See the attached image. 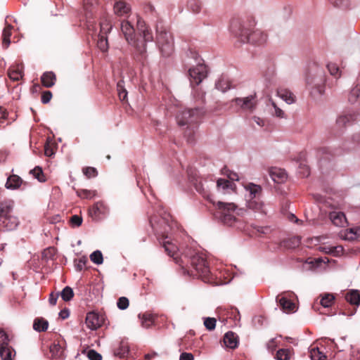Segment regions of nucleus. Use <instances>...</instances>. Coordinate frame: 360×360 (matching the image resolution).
<instances>
[{
	"label": "nucleus",
	"instance_id": "6e6552de",
	"mask_svg": "<svg viewBox=\"0 0 360 360\" xmlns=\"http://www.w3.org/2000/svg\"><path fill=\"white\" fill-rule=\"evenodd\" d=\"M207 75V67L204 64H198L188 70V75L192 86L198 85Z\"/></svg>",
	"mask_w": 360,
	"mask_h": 360
},
{
	"label": "nucleus",
	"instance_id": "2f4dec72",
	"mask_svg": "<svg viewBox=\"0 0 360 360\" xmlns=\"http://www.w3.org/2000/svg\"><path fill=\"white\" fill-rule=\"evenodd\" d=\"M49 323L41 317L36 318L33 323V328L38 332H44L48 329Z\"/></svg>",
	"mask_w": 360,
	"mask_h": 360
},
{
	"label": "nucleus",
	"instance_id": "5fc2aeb1",
	"mask_svg": "<svg viewBox=\"0 0 360 360\" xmlns=\"http://www.w3.org/2000/svg\"><path fill=\"white\" fill-rule=\"evenodd\" d=\"M117 91H118L119 98L122 101H125L127 97V90L120 84V82L117 83Z\"/></svg>",
	"mask_w": 360,
	"mask_h": 360
},
{
	"label": "nucleus",
	"instance_id": "ddd939ff",
	"mask_svg": "<svg viewBox=\"0 0 360 360\" xmlns=\"http://www.w3.org/2000/svg\"><path fill=\"white\" fill-rule=\"evenodd\" d=\"M24 66L22 64L12 65L8 70V75L13 81H19L23 77Z\"/></svg>",
	"mask_w": 360,
	"mask_h": 360
},
{
	"label": "nucleus",
	"instance_id": "0eeeda50",
	"mask_svg": "<svg viewBox=\"0 0 360 360\" xmlns=\"http://www.w3.org/2000/svg\"><path fill=\"white\" fill-rule=\"evenodd\" d=\"M326 77L323 70H319L314 75L307 77V85L311 90V94L321 95L324 93Z\"/></svg>",
	"mask_w": 360,
	"mask_h": 360
},
{
	"label": "nucleus",
	"instance_id": "c03bdc74",
	"mask_svg": "<svg viewBox=\"0 0 360 360\" xmlns=\"http://www.w3.org/2000/svg\"><path fill=\"white\" fill-rule=\"evenodd\" d=\"M77 194L82 198L91 199L96 196V191L86 189H79L77 191Z\"/></svg>",
	"mask_w": 360,
	"mask_h": 360
},
{
	"label": "nucleus",
	"instance_id": "a211bd4d",
	"mask_svg": "<svg viewBox=\"0 0 360 360\" xmlns=\"http://www.w3.org/2000/svg\"><path fill=\"white\" fill-rule=\"evenodd\" d=\"M85 323L86 326L91 330H96L101 326L99 316L95 312L87 313Z\"/></svg>",
	"mask_w": 360,
	"mask_h": 360
},
{
	"label": "nucleus",
	"instance_id": "0e129e2a",
	"mask_svg": "<svg viewBox=\"0 0 360 360\" xmlns=\"http://www.w3.org/2000/svg\"><path fill=\"white\" fill-rule=\"evenodd\" d=\"M336 7L345 8L347 6L348 0H329Z\"/></svg>",
	"mask_w": 360,
	"mask_h": 360
},
{
	"label": "nucleus",
	"instance_id": "9b49d317",
	"mask_svg": "<svg viewBox=\"0 0 360 360\" xmlns=\"http://www.w3.org/2000/svg\"><path fill=\"white\" fill-rule=\"evenodd\" d=\"M345 299L354 307L351 311L343 312V314L345 315L352 316L356 311V307L360 304V291L354 289L349 290L345 294Z\"/></svg>",
	"mask_w": 360,
	"mask_h": 360
},
{
	"label": "nucleus",
	"instance_id": "a878e982",
	"mask_svg": "<svg viewBox=\"0 0 360 360\" xmlns=\"http://www.w3.org/2000/svg\"><path fill=\"white\" fill-rule=\"evenodd\" d=\"M56 81V75L53 72H46L41 77V82L43 86L50 88L55 84Z\"/></svg>",
	"mask_w": 360,
	"mask_h": 360
},
{
	"label": "nucleus",
	"instance_id": "680f3d73",
	"mask_svg": "<svg viewBox=\"0 0 360 360\" xmlns=\"http://www.w3.org/2000/svg\"><path fill=\"white\" fill-rule=\"evenodd\" d=\"M117 305L120 309H126L129 307V300L125 297H121L118 299Z\"/></svg>",
	"mask_w": 360,
	"mask_h": 360
},
{
	"label": "nucleus",
	"instance_id": "3c124183",
	"mask_svg": "<svg viewBox=\"0 0 360 360\" xmlns=\"http://www.w3.org/2000/svg\"><path fill=\"white\" fill-rule=\"evenodd\" d=\"M56 253V248L53 247H49L42 252V258L46 259H52Z\"/></svg>",
	"mask_w": 360,
	"mask_h": 360
},
{
	"label": "nucleus",
	"instance_id": "37998d69",
	"mask_svg": "<svg viewBox=\"0 0 360 360\" xmlns=\"http://www.w3.org/2000/svg\"><path fill=\"white\" fill-rule=\"evenodd\" d=\"M97 46L101 51H107L108 49L107 36H105L103 34H98Z\"/></svg>",
	"mask_w": 360,
	"mask_h": 360
},
{
	"label": "nucleus",
	"instance_id": "b1692460",
	"mask_svg": "<svg viewBox=\"0 0 360 360\" xmlns=\"http://www.w3.org/2000/svg\"><path fill=\"white\" fill-rule=\"evenodd\" d=\"M224 343L230 349L236 348L238 344L237 335L232 331L227 332L224 337Z\"/></svg>",
	"mask_w": 360,
	"mask_h": 360
},
{
	"label": "nucleus",
	"instance_id": "aec40b11",
	"mask_svg": "<svg viewBox=\"0 0 360 360\" xmlns=\"http://www.w3.org/2000/svg\"><path fill=\"white\" fill-rule=\"evenodd\" d=\"M341 237L347 240H360V226L346 229L341 233Z\"/></svg>",
	"mask_w": 360,
	"mask_h": 360
},
{
	"label": "nucleus",
	"instance_id": "de8ad7c7",
	"mask_svg": "<svg viewBox=\"0 0 360 360\" xmlns=\"http://www.w3.org/2000/svg\"><path fill=\"white\" fill-rule=\"evenodd\" d=\"M50 352L53 356L60 357L63 353V349L59 344H53L50 347Z\"/></svg>",
	"mask_w": 360,
	"mask_h": 360
},
{
	"label": "nucleus",
	"instance_id": "8fccbe9b",
	"mask_svg": "<svg viewBox=\"0 0 360 360\" xmlns=\"http://www.w3.org/2000/svg\"><path fill=\"white\" fill-rule=\"evenodd\" d=\"M91 260L96 264H101L103 262V255L101 251L96 250L90 255Z\"/></svg>",
	"mask_w": 360,
	"mask_h": 360
},
{
	"label": "nucleus",
	"instance_id": "774afa93",
	"mask_svg": "<svg viewBox=\"0 0 360 360\" xmlns=\"http://www.w3.org/2000/svg\"><path fill=\"white\" fill-rule=\"evenodd\" d=\"M351 360H360V349H352L351 353Z\"/></svg>",
	"mask_w": 360,
	"mask_h": 360
},
{
	"label": "nucleus",
	"instance_id": "f704fd0d",
	"mask_svg": "<svg viewBox=\"0 0 360 360\" xmlns=\"http://www.w3.org/2000/svg\"><path fill=\"white\" fill-rule=\"evenodd\" d=\"M13 29V26L11 25H7L2 33V45L4 48L7 49L11 43L10 37L11 36V30Z\"/></svg>",
	"mask_w": 360,
	"mask_h": 360
},
{
	"label": "nucleus",
	"instance_id": "4d7b16f0",
	"mask_svg": "<svg viewBox=\"0 0 360 360\" xmlns=\"http://www.w3.org/2000/svg\"><path fill=\"white\" fill-rule=\"evenodd\" d=\"M232 186H233V184L226 179H219L217 181V186L219 188H221L223 190H225L226 188H231Z\"/></svg>",
	"mask_w": 360,
	"mask_h": 360
},
{
	"label": "nucleus",
	"instance_id": "5701e85b",
	"mask_svg": "<svg viewBox=\"0 0 360 360\" xmlns=\"http://www.w3.org/2000/svg\"><path fill=\"white\" fill-rule=\"evenodd\" d=\"M248 207L255 212L266 214L265 205L259 198L250 199L248 201Z\"/></svg>",
	"mask_w": 360,
	"mask_h": 360
},
{
	"label": "nucleus",
	"instance_id": "9d476101",
	"mask_svg": "<svg viewBox=\"0 0 360 360\" xmlns=\"http://www.w3.org/2000/svg\"><path fill=\"white\" fill-rule=\"evenodd\" d=\"M233 101L241 109L249 111L254 110L257 104L256 94L242 98H236Z\"/></svg>",
	"mask_w": 360,
	"mask_h": 360
},
{
	"label": "nucleus",
	"instance_id": "39448f33",
	"mask_svg": "<svg viewBox=\"0 0 360 360\" xmlns=\"http://www.w3.org/2000/svg\"><path fill=\"white\" fill-rule=\"evenodd\" d=\"M240 210L233 202L218 201L215 205L214 217L224 224L232 226Z\"/></svg>",
	"mask_w": 360,
	"mask_h": 360
},
{
	"label": "nucleus",
	"instance_id": "4c0bfd02",
	"mask_svg": "<svg viewBox=\"0 0 360 360\" xmlns=\"http://www.w3.org/2000/svg\"><path fill=\"white\" fill-rule=\"evenodd\" d=\"M216 88L223 92L230 89V81L225 77H220L216 83Z\"/></svg>",
	"mask_w": 360,
	"mask_h": 360
},
{
	"label": "nucleus",
	"instance_id": "dca6fc26",
	"mask_svg": "<svg viewBox=\"0 0 360 360\" xmlns=\"http://www.w3.org/2000/svg\"><path fill=\"white\" fill-rule=\"evenodd\" d=\"M114 12L118 16L127 15L131 11V7L124 1H118L114 4Z\"/></svg>",
	"mask_w": 360,
	"mask_h": 360
},
{
	"label": "nucleus",
	"instance_id": "a18cd8bd",
	"mask_svg": "<svg viewBox=\"0 0 360 360\" xmlns=\"http://www.w3.org/2000/svg\"><path fill=\"white\" fill-rule=\"evenodd\" d=\"M59 295H60L62 299L64 301L68 302L70 301L73 297L74 292L70 287L66 286L65 288H63V290Z\"/></svg>",
	"mask_w": 360,
	"mask_h": 360
},
{
	"label": "nucleus",
	"instance_id": "a19ab883",
	"mask_svg": "<svg viewBox=\"0 0 360 360\" xmlns=\"http://www.w3.org/2000/svg\"><path fill=\"white\" fill-rule=\"evenodd\" d=\"M30 174H32L34 178H36L40 182H45L46 181L45 174L40 167H35L30 171Z\"/></svg>",
	"mask_w": 360,
	"mask_h": 360
},
{
	"label": "nucleus",
	"instance_id": "79ce46f5",
	"mask_svg": "<svg viewBox=\"0 0 360 360\" xmlns=\"http://www.w3.org/2000/svg\"><path fill=\"white\" fill-rule=\"evenodd\" d=\"M201 3L198 0H188L187 8L194 13H198L201 10Z\"/></svg>",
	"mask_w": 360,
	"mask_h": 360
},
{
	"label": "nucleus",
	"instance_id": "cd10ccee",
	"mask_svg": "<svg viewBox=\"0 0 360 360\" xmlns=\"http://www.w3.org/2000/svg\"><path fill=\"white\" fill-rule=\"evenodd\" d=\"M245 188L250 193V199L259 198L262 191V187L259 185L249 183Z\"/></svg>",
	"mask_w": 360,
	"mask_h": 360
},
{
	"label": "nucleus",
	"instance_id": "69168bd1",
	"mask_svg": "<svg viewBox=\"0 0 360 360\" xmlns=\"http://www.w3.org/2000/svg\"><path fill=\"white\" fill-rule=\"evenodd\" d=\"M52 98V93L50 91H46L42 93L41 102L44 104L48 103Z\"/></svg>",
	"mask_w": 360,
	"mask_h": 360
},
{
	"label": "nucleus",
	"instance_id": "c756f323",
	"mask_svg": "<svg viewBox=\"0 0 360 360\" xmlns=\"http://www.w3.org/2000/svg\"><path fill=\"white\" fill-rule=\"evenodd\" d=\"M14 121L8 117V112L6 108L0 106V128H5Z\"/></svg>",
	"mask_w": 360,
	"mask_h": 360
},
{
	"label": "nucleus",
	"instance_id": "f03ea898",
	"mask_svg": "<svg viewBox=\"0 0 360 360\" xmlns=\"http://www.w3.org/2000/svg\"><path fill=\"white\" fill-rule=\"evenodd\" d=\"M252 25L248 26L240 19L235 18L231 22L230 30L236 37L243 43L249 42L257 45L265 43L267 39L266 34L259 30L252 32L250 30Z\"/></svg>",
	"mask_w": 360,
	"mask_h": 360
},
{
	"label": "nucleus",
	"instance_id": "7ed1b4c3",
	"mask_svg": "<svg viewBox=\"0 0 360 360\" xmlns=\"http://www.w3.org/2000/svg\"><path fill=\"white\" fill-rule=\"evenodd\" d=\"M137 30L139 36L134 41V58L139 63L144 64L147 59L146 43L153 40V35L145 22L141 18L137 19Z\"/></svg>",
	"mask_w": 360,
	"mask_h": 360
},
{
	"label": "nucleus",
	"instance_id": "393cba45",
	"mask_svg": "<svg viewBox=\"0 0 360 360\" xmlns=\"http://www.w3.org/2000/svg\"><path fill=\"white\" fill-rule=\"evenodd\" d=\"M277 95L288 104H292L295 103L296 100L295 96L290 90L287 89H278Z\"/></svg>",
	"mask_w": 360,
	"mask_h": 360
},
{
	"label": "nucleus",
	"instance_id": "bf43d9fd",
	"mask_svg": "<svg viewBox=\"0 0 360 360\" xmlns=\"http://www.w3.org/2000/svg\"><path fill=\"white\" fill-rule=\"evenodd\" d=\"M70 222L72 227H79L82 225V218L79 215H73L70 219Z\"/></svg>",
	"mask_w": 360,
	"mask_h": 360
},
{
	"label": "nucleus",
	"instance_id": "f8f14e48",
	"mask_svg": "<svg viewBox=\"0 0 360 360\" xmlns=\"http://www.w3.org/2000/svg\"><path fill=\"white\" fill-rule=\"evenodd\" d=\"M121 31L127 42L134 46V41L136 40L134 26L128 20H122L121 22Z\"/></svg>",
	"mask_w": 360,
	"mask_h": 360
},
{
	"label": "nucleus",
	"instance_id": "1a4fd4ad",
	"mask_svg": "<svg viewBox=\"0 0 360 360\" xmlns=\"http://www.w3.org/2000/svg\"><path fill=\"white\" fill-rule=\"evenodd\" d=\"M109 213V207L103 201H98L94 204L89 209V216L96 221L101 220L105 217Z\"/></svg>",
	"mask_w": 360,
	"mask_h": 360
},
{
	"label": "nucleus",
	"instance_id": "412c9836",
	"mask_svg": "<svg viewBox=\"0 0 360 360\" xmlns=\"http://www.w3.org/2000/svg\"><path fill=\"white\" fill-rule=\"evenodd\" d=\"M329 219L337 226H343L347 223V219L343 212L333 211L330 212Z\"/></svg>",
	"mask_w": 360,
	"mask_h": 360
},
{
	"label": "nucleus",
	"instance_id": "6ab92c4d",
	"mask_svg": "<svg viewBox=\"0 0 360 360\" xmlns=\"http://www.w3.org/2000/svg\"><path fill=\"white\" fill-rule=\"evenodd\" d=\"M281 308L286 313L292 312L295 311V304L290 300L284 296L278 295L276 298Z\"/></svg>",
	"mask_w": 360,
	"mask_h": 360
},
{
	"label": "nucleus",
	"instance_id": "13d9d810",
	"mask_svg": "<svg viewBox=\"0 0 360 360\" xmlns=\"http://www.w3.org/2000/svg\"><path fill=\"white\" fill-rule=\"evenodd\" d=\"M87 262V259L85 257H82L77 260L75 261V266L77 271H81L85 266Z\"/></svg>",
	"mask_w": 360,
	"mask_h": 360
},
{
	"label": "nucleus",
	"instance_id": "f3484780",
	"mask_svg": "<svg viewBox=\"0 0 360 360\" xmlns=\"http://www.w3.org/2000/svg\"><path fill=\"white\" fill-rule=\"evenodd\" d=\"M358 115L359 114L354 112H347L341 115L337 120V124L340 127H346L347 124H350L355 121Z\"/></svg>",
	"mask_w": 360,
	"mask_h": 360
},
{
	"label": "nucleus",
	"instance_id": "f257e3e1",
	"mask_svg": "<svg viewBox=\"0 0 360 360\" xmlns=\"http://www.w3.org/2000/svg\"><path fill=\"white\" fill-rule=\"evenodd\" d=\"M159 240L165 252L172 257L176 264L183 268L187 267L189 264L192 268L191 274L193 276H197L206 283H215V277L212 274L206 257L202 254L194 253L193 251L189 250V252L184 253L179 257L176 244L169 240L168 236L162 234Z\"/></svg>",
	"mask_w": 360,
	"mask_h": 360
},
{
	"label": "nucleus",
	"instance_id": "09e8293b",
	"mask_svg": "<svg viewBox=\"0 0 360 360\" xmlns=\"http://www.w3.org/2000/svg\"><path fill=\"white\" fill-rule=\"evenodd\" d=\"M82 172L88 179L96 177L98 175L97 169L93 167H84Z\"/></svg>",
	"mask_w": 360,
	"mask_h": 360
},
{
	"label": "nucleus",
	"instance_id": "ea45409f",
	"mask_svg": "<svg viewBox=\"0 0 360 360\" xmlns=\"http://www.w3.org/2000/svg\"><path fill=\"white\" fill-rule=\"evenodd\" d=\"M111 29H112V25L110 24V20L107 18H104L100 22V33H99V34H103L105 36H107V34L108 32H110Z\"/></svg>",
	"mask_w": 360,
	"mask_h": 360
},
{
	"label": "nucleus",
	"instance_id": "052dcab7",
	"mask_svg": "<svg viewBox=\"0 0 360 360\" xmlns=\"http://www.w3.org/2000/svg\"><path fill=\"white\" fill-rule=\"evenodd\" d=\"M86 356L89 360H102V356L94 349H89Z\"/></svg>",
	"mask_w": 360,
	"mask_h": 360
},
{
	"label": "nucleus",
	"instance_id": "bb28decb",
	"mask_svg": "<svg viewBox=\"0 0 360 360\" xmlns=\"http://www.w3.org/2000/svg\"><path fill=\"white\" fill-rule=\"evenodd\" d=\"M22 184V179L16 174L10 175L6 183V187L9 189H17Z\"/></svg>",
	"mask_w": 360,
	"mask_h": 360
},
{
	"label": "nucleus",
	"instance_id": "6e6d98bb",
	"mask_svg": "<svg viewBox=\"0 0 360 360\" xmlns=\"http://www.w3.org/2000/svg\"><path fill=\"white\" fill-rule=\"evenodd\" d=\"M9 345V339L5 331L0 328V348Z\"/></svg>",
	"mask_w": 360,
	"mask_h": 360
},
{
	"label": "nucleus",
	"instance_id": "20e7f679",
	"mask_svg": "<svg viewBox=\"0 0 360 360\" xmlns=\"http://www.w3.org/2000/svg\"><path fill=\"white\" fill-rule=\"evenodd\" d=\"M202 114V108H195L184 110L177 115V122L180 126L188 125L184 134L187 136L188 142L193 141V135L196 128L195 123L198 122Z\"/></svg>",
	"mask_w": 360,
	"mask_h": 360
},
{
	"label": "nucleus",
	"instance_id": "338daca9",
	"mask_svg": "<svg viewBox=\"0 0 360 360\" xmlns=\"http://www.w3.org/2000/svg\"><path fill=\"white\" fill-rule=\"evenodd\" d=\"M344 248L342 245L333 246L330 255L339 256L343 252Z\"/></svg>",
	"mask_w": 360,
	"mask_h": 360
},
{
	"label": "nucleus",
	"instance_id": "72a5a7b5",
	"mask_svg": "<svg viewBox=\"0 0 360 360\" xmlns=\"http://www.w3.org/2000/svg\"><path fill=\"white\" fill-rule=\"evenodd\" d=\"M320 304L325 308L331 307L335 302V296L331 293H324L320 295Z\"/></svg>",
	"mask_w": 360,
	"mask_h": 360
},
{
	"label": "nucleus",
	"instance_id": "2eb2a0df",
	"mask_svg": "<svg viewBox=\"0 0 360 360\" xmlns=\"http://www.w3.org/2000/svg\"><path fill=\"white\" fill-rule=\"evenodd\" d=\"M325 347L323 346L312 345L309 349L310 357L311 360H326L327 356L324 352Z\"/></svg>",
	"mask_w": 360,
	"mask_h": 360
},
{
	"label": "nucleus",
	"instance_id": "4be33fe9",
	"mask_svg": "<svg viewBox=\"0 0 360 360\" xmlns=\"http://www.w3.org/2000/svg\"><path fill=\"white\" fill-rule=\"evenodd\" d=\"M157 32V42L158 46H160L164 44H169L174 41L172 34L165 30H159L158 29Z\"/></svg>",
	"mask_w": 360,
	"mask_h": 360
},
{
	"label": "nucleus",
	"instance_id": "7c9ffc66",
	"mask_svg": "<svg viewBox=\"0 0 360 360\" xmlns=\"http://www.w3.org/2000/svg\"><path fill=\"white\" fill-rule=\"evenodd\" d=\"M223 316H226L225 319H232L236 323L240 319L239 311L236 307H231L230 309H225Z\"/></svg>",
	"mask_w": 360,
	"mask_h": 360
},
{
	"label": "nucleus",
	"instance_id": "e433bc0d",
	"mask_svg": "<svg viewBox=\"0 0 360 360\" xmlns=\"http://www.w3.org/2000/svg\"><path fill=\"white\" fill-rule=\"evenodd\" d=\"M13 353H15V351L9 346V345L0 348V356L2 360H13Z\"/></svg>",
	"mask_w": 360,
	"mask_h": 360
},
{
	"label": "nucleus",
	"instance_id": "864d4df0",
	"mask_svg": "<svg viewBox=\"0 0 360 360\" xmlns=\"http://www.w3.org/2000/svg\"><path fill=\"white\" fill-rule=\"evenodd\" d=\"M195 188L200 193H201L202 195V196L205 198H207L210 202H212L214 205V202L212 201V200L211 198L210 193L208 191L205 190V188H203V186L202 184L196 185Z\"/></svg>",
	"mask_w": 360,
	"mask_h": 360
},
{
	"label": "nucleus",
	"instance_id": "58836bf2",
	"mask_svg": "<svg viewBox=\"0 0 360 360\" xmlns=\"http://www.w3.org/2000/svg\"><path fill=\"white\" fill-rule=\"evenodd\" d=\"M160 51L163 56L168 57L174 51V41L169 44H164L159 46Z\"/></svg>",
	"mask_w": 360,
	"mask_h": 360
},
{
	"label": "nucleus",
	"instance_id": "c85d7f7f",
	"mask_svg": "<svg viewBox=\"0 0 360 360\" xmlns=\"http://www.w3.org/2000/svg\"><path fill=\"white\" fill-rule=\"evenodd\" d=\"M139 318L141 320V325L143 327L148 328L151 326L155 319L153 314L146 312L142 314H139Z\"/></svg>",
	"mask_w": 360,
	"mask_h": 360
},
{
	"label": "nucleus",
	"instance_id": "603ef678",
	"mask_svg": "<svg viewBox=\"0 0 360 360\" xmlns=\"http://www.w3.org/2000/svg\"><path fill=\"white\" fill-rule=\"evenodd\" d=\"M217 319L215 318L207 317L204 319V326L208 330H213L216 327Z\"/></svg>",
	"mask_w": 360,
	"mask_h": 360
},
{
	"label": "nucleus",
	"instance_id": "c9c22d12",
	"mask_svg": "<svg viewBox=\"0 0 360 360\" xmlns=\"http://www.w3.org/2000/svg\"><path fill=\"white\" fill-rule=\"evenodd\" d=\"M129 351V346L127 345V343L121 342L119 347L115 349L114 355L122 358L128 354Z\"/></svg>",
	"mask_w": 360,
	"mask_h": 360
},
{
	"label": "nucleus",
	"instance_id": "e2e57ef3",
	"mask_svg": "<svg viewBox=\"0 0 360 360\" xmlns=\"http://www.w3.org/2000/svg\"><path fill=\"white\" fill-rule=\"evenodd\" d=\"M44 154L47 157H51L55 154L53 146L49 142H46L44 145Z\"/></svg>",
	"mask_w": 360,
	"mask_h": 360
},
{
	"label": "nucleus",
	"instance_id": "49530a36",
	"mask_svg": "<svg viewBox=\"0 0 360 360\" xmlns=\"http://www.w3.org/2000/svg\"><path fill=\"white\" fill-rule=\"evenodd\" d=\"M328 70L331 75L339 78L341 76V72L339 67L333 63H330L327 65Z\"/></svg>",
	"mask_w": 360,
	"mask_h": 360
},
{
	"label": "nucleus",
	"instance_id": "423d86ee",
	"mask_svg": "<svg viewBox=\"0 0 360 360\" xmlns=\"http://www.w3.org/2000/svg\"><path fill=\"white\" fill-rule=\"evenodd\" d=\"M14 201L6 200L0 202V220L8 229H15L18 224V219L12 214Z\"/></svg>",
	"mask_w": 360,
	"mask_h": 360
},
{
	"label": "nucleus",
	"instance_id": "4468645a",
	"mask_svg": "<svg viewBox=\"0 0 360 360\" xmlns=\"http://www.w3.org/2000/svg\"><path fill=\"white\" fill-rule=\"evenodd\" d=\"M269 173L275 183L281 184L287 179V174L281 168L273 167L269 169Z\"/></svg>",
	"mask_w": 360,
	"mask_h": 360
},
{
	"label": "nucleus",
	"instance_id": "473e14b6",
	"mask_svg": "<svg viewBox=\"0 0 360 360\" xmlns=\"http://www.w3.org/2000/svg\"><path fill=\"white\" fill-rule=\"evenodd\" d=\"M293 354V350L290 349H278L274 358L276 360H290Z\"/></svg>",
	"mask_w": 360,
	"mask_h": 360
}]
</instances>
